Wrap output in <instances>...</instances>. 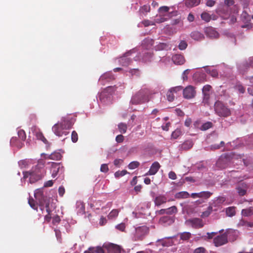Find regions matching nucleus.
<instances>
[{
  "mask_svg": "<svg viewBox=\"0 0 253 253\" xmlns=\"http://www.w3.org/2000/svg\"><path fill=\"white\" fill-rule=\"evenodd\" d=\"M229 164V159L226 156H220L215 164V169H222L227 168Z\"/></svg>",
  "mask_w": 253,
  "mask_h": 253,
  "instance_id": "1a4fd4ad",
  "label": "nucleus"
},
{
  "mask_svg": "<svg viewBox=\"0 0 253 253\" xmlns=\"http://www.w3.org/2000/svg\"><path fill=\"white\" fill-rule=\"evenodd\" d=\"M237 192L240 196H244L246 194L247 189V185L244 183H241L236 188Z\"/></svg>",
  "mask_w": 253,
  "mask_h": 253,
  "instance_id": "aec40b11",
  "label": "nucleus"
},
{
  "mask_svg": "<svg viewBox=\"0 0 253 253\" xmlns=\"http://www.w3.org/2000/svg\"><path fill=\"white\" fill-rule=\"evenodd\" d=\"M169 7L167 6L160 7L158 9L159 14L164 15V16L170 18V14L169 13Z\"/></svg>",
  "mask_w": 253,
  "mask_h": 253,
  "instance_id": "a211bd4d",
  "label": "nucleus"
},
{
  "mask_svg": "<svg viewBox=\"0 0 253 253\" xmlns=\"http://www.w3.org/2000/svg\"><path fill=\"white\" fill-rule=\"evenodd\" d=\"M191 37L195 41H201L204 39V36L198 31H194L191 33Z\"/></svg>",
  "mask_w": 253,
  "mask_h": 253,
  "instance_id": "4be33fe9",
  "label": "nucleus"
},
{
  "mask_svg": "<svg viewBox=\"0 0 253 253\" xmlns=\"http://www.w3.org/2000/svg\"><path fill=\"white\" fill-rule=\"evenodd\" d=\"M126 228L125 224L123 223H120L116 226V228L121 231H124Z\"/></svg>",
  "mask_w": 253,
  "mask_h": 253,
  "instance_id": "680f3d73",
  "label": "nucleus"
},
{
  "mask_svg": "<svg viewBox=\"0 0 253 253\" xmlns=\"http://www.w3.org/2000/svg\"><path fill=\"white\" fill-rule=\"evenodd\" d=\"M10 144L12 146H15L20 148L22 147L23 144L19 143L18 139L16 137H12L10 140Z\"/></svg>",
  "mask_w": 253,
  "mask_h": 253,
  "instance_id": "f704fd0d",
  "label": "nucleus"
},
{
  "mask_svg": "<svg viewBox=\"0 0 253 253\" xmlns=\"http://www.w3.org/2000/svg\"><path fill=\"white\" fill-rule=\"evenodd\" d=\"M139 166V163L137 161H133L130 162L128 166V168L129 169H133L137 168Z\"/></svg>",
  "mask_w": 253,
  "mask_h": 253,
  "instance_id": "49530a36",
  "label": "nucleus"
},
{
  "mask_svg": "<svg viewBox=\"0 0 253 253\" xmlns=\"http://www.w3.org/2000/svg\"><path fill=\"white\" fill-rule=\"evenodd\" d=\"M153 43L154 41L151 39L146 38L144 39L142 42L143 51H150V49L152 48Z\"/></svg>",
  "mask_w": 253,
  "mask_h": 253,
  "instance_id": "4468645a",
  "label": "nucleus"
},
{
  "mask_svg": "<svg viewBox=\"0 0 253 253\" xmlns=\"http://www.w3.org/2000/svg\"><path fill=\"white\" fill-rule=\"evenodd\" d=\"M191 237V233L188 232H185L180 234V238L183 240H186Z\"/></svg>",
  "mask_w": 253,
  "mask_h": 253,
  "instance_id": "8fccbe9b",
  "label": "nucleus"
},
{
  "mask_svg": "<svg viewBox=\"0 0 253 253\" xmlns=\"http://www.w3.org/2000/svg\"><path fill=\"white\" fill-rule=\"evenodd\" d=\"M60 221H61L60 218L57 215H56V216H55L53 217L52 223L54 224H55L56 223H59L60 222Z\"/></svg>",
  "mask_w": 253,
  "mask_h": 253,
  "instance_id": "338daca9",
  "label": "nucleus"
},
{
  "mask_svg": "<svg viewBox=\"0 0 253 253\" xmlns=\"http://www.w3.org/2000/svg\"><path fill=\"white\" fill-rule=\"evenodd\" d=\"M212 126V123L210 122H206L202 125L201 127V129L202 130H206L211 128Z\"/></svg>",
  "mask_w": 253,
  "mask_h": 253,
  "instance_id": "3c124183",
  "label": "nucleus"
},
{
  "mask_svg": "<svg viewBox=\"0 0 253 253\" xmlns=\"http://www.w3.org/2000/svg\"><path fill=\"white\" fill-rule=\"evenodd\" d=\"M201 17L203 20L206 22H209L211 19V15L206 12H203L201 15Z\"/></svg>",
  "mask_w": 253,
  "mask_h": 253,
  "instance_id": "4c0bfd02",
  "label": "nucleus"
},
{
  "mask_svg": "<svg viewBox=\"0 0 253 253\" xmlns=\"http://www.w3.org/2000/svg\"><path fill=\"white\" fill-rule=\"evenodd\" d=\"M189 196V194L186 191H181L175 194V198L177 199L187 198Z\"/></svg>",
  "mask_w": 253,
  "mask_h": 253,
  "instance_id": "72a5a7b5",
  "label": "nucleus"
},
{
  "mask_svg": "<svg viewBox=\"0 0 253 253\" xmlns=\"http://www.w3.org/2000/svg\"><path fill=\"white\" fill-rule=\"evenodd\" d=\"M169 19V17L164 16L160 14H157L156 16L154 21L155 24H160L167 21Z\"/></svg>",
  "mask_w": 253,
  "mask_h": 253,
  "instance_id": "393cba45",
  "label": "nucleus"
},
{
  "mask_svg": "<svg viewBox=\"0 0 253 253\" xmlns=\"http://www.w3.org/2000/svg\"><path fill=\"white\" fill-rule=\"evenodd\" d=\"M118 128L120 132L125 133L126 131L127 126L125 123H120L118 125Z\"/></svg>",
  "mask_w": 253,
  "mask_h": 253,
  "instance_id": "473e14b6",
  "label": "nucleus"
},
{
  "mask_svg": "<svg viewBox=\"0 0 253 253\" xmlns=\"http://www.w3.org/2000/svg\"><path fill=\"white\" fill-rule=\"evenodd\" d=\"M89 249L91 253H105L106 251L109 253L111 251V243L104 244L103 248L97 247L95 248H89Z\"/></svg>",
  "mask_w": 253,
  "mask_h": 253,
  "instance_id": "9d476101",
  "label": "nucleus"
},
{
  "mask_svg": "<svg viewBox=\"0 0 253 253\" xmlns=\"http://www.w3.org/2000/svg\"><path fill=\"white\" fill-rule=\"evenodd\" d=\"M167 202V198L163 195H159L157 196L154 200L155 204L157 206H159Z\"/></svg>",
  "mask_w": 253,
  "mask_h": 253,
  "instance_id": "412c9836",
  "label": "nucleus"
},
{
  "mask_svg": "<svg viewBox=\"0 0 253 253\" xmlns=\"http://www.w3.org/2000/svg\"><path fill=\"white\" fill-rule=\"evenodd\" d=\"M204 33L206 36L211 39L217 38L219 36L218 33L211 27H206L204 29Z\"/></svg>",
  "mask_w": 253,
  "mask_h": 253,
  "instance_id": "ddd939ff",
  "label": "nucleus"
},
{
  "mask_svg": "<svg viewBox=\"0 0 253 253\" xmlns=\"http://www.w3.org/2000/svg\"><path fill=\"white\" fill-rule=\"evenodd\" d=\"M214 110L216 114L220 117H226L231 114L230 109L220 101L214 104Z\"/></svg>",
  "mask_w": 253,
  "mask_h": 253,
  "instance_id": "39448f33",
  "label": "nucleus"
},
{
  "mask_svg": "<svg viewBox=\"0 0 253 253\" xmlns=\"http://www.w3.org/2000/svg\"><path fill=\"white\" fill-rule=\"evenodd\" d=\"M242 65L243 66H245L246 67H253V56L250 57L248 60Z\"/></svg>",
  "mask_w": 253,
  "mask_h": 253,
  "instance_id": "5fc2aeb1",
  "label": "nucleus"
},
{
  "mask_svg": "<svg viewBox=\"0 0 253 253\" xmlns=\"http://www.w3.org/2000/svg\"><path fill=\"white\" fill-rule=\"evenodd\" d=\"M185 3L186 6L191 7L199 4L200 0H186Z\"/></svg>",
  "mask_w": 253,
  "mask_h": 253,
  "instance_id": "bb28decb",
  "label": "nucleus"
},
{
  "mask_svg": "<svg viewBox=\"0 0 253 253\" xmlns=\"http://www.w3.org/2000/svg\"><path fill=\"white\" fill-rule=\"evenodd\" d=\"M226 213L228 216L232 217L235 214V208L233 207H229L226 209Z\"/></svg>",
  "mask_w": 253,
  "mask_h": 253,
  "instance_id": "58836bf2",
  "label": "nucleus"
},
{
  "mask_svg": "<svg viewBox=\"0 0 253 253\" xmlns=\"http://www.w3.org/2000/svg\"><path fill=\"white\" fill-rule=\"evenodd\" d=\"M142 55H135L134 60L135 61H141L144 63L151 62L153 59V53L151 51H142Z\"/></svg>",
  "mask_w": 253,
  "mask_h": 253,
  "instance_id": "6e6552de",
  "label": "nucleus"
},
{
  "mask_svg": "<svg viewBox=\"0 0 253 253\" xmlns=\"http://www.w3.org/2000/svg\"><path fill=\"white\" fill-rule=\"evenodd\" d=\"M207 73L210 74L213 77H216L218 76L217 71L212 67H206L205 68Z\"/></svg>",
  "mask_w": 253,
  "mask_h": 253,
  "instance_id": "a878e982",
  "label": "nucleus"
},
{
  "mask_svg": "<svg viewBox=\"0 0 253 253\" xmlns=\"http://www.w3.org/2000/svg\"><path fill=\"white\" fill-rule=\"evenodd\" d=\"M124 140V137L122 134L118 135L116 137V141L117 143H122Z\"/></svg>",
  "mask_w": 253,
  "mask_h": 253,
  "instance_id": "e2e57ef3",
  "label": "nucleus"
},
{
  "mask_svg": "<svg viewBox=\"0 0 253 253\" xmlns=\"http://www.w3.org/2000/svg\"><path fill=\"white\" fill-rule=\"evenodd\" d=\"M112 253H125V251L121 246L112 243Z\"/></svg>",
  "mask_w": 253,
  "mask_h": 253,
  "instance_id": "b1692460",
  "label": "nucleus"
},
{
  "mask_svg": "<svg viewBox=\"0 0 253 253\" xmlns=\"http://www.w3.org/2000/svg\"><path fill=\"white\" fill-rule=\"evenodd\" d=\"M172 60L175 64L182 65L184 63L185 60L184 57L180 54H175L172 57Z\"/></svg>",
  "mask_w": 253,
  "mask_h": 253,
  "instance_id": "f3484780",
  "label": "nucleus"
},
{
  "mask_svg": "<svg viewBox=\"0 0 253 253\" xmlns=\"http://www.w3.org/2000/svg\"><path fill=\"white\" fill-rule=\"evenodd\" d=\"M73 121L68 118H63L61 122L55 124L52 127L54 134L58 136L67 135L69 134L67 130L71 128L73 125Z\"/></svg>",
  "mask_w": 253,
  "mask_h": 253,
  "instance_id": "f03ea898",
  "label": "nucleus"
},
{
  "mask_svg": "<svg viewBox=\"0 0 253 253\" xmlns=\"http://www.w3.org/2000/svg\"><path fill=\"white\" fill-rule=\"evenodd\" d=\"M44 164L43 160H39L37 165L35 168H33L31 170L23 172V178L26 179L29 177L31 183H35L41 179L45 173Z\"/></svg>",
  "mask_w": 253,
  "mask_h": 253,
  "instance_id": "f257e3e1",
  "label": "nucleus"
},
{
  "mask_svg": "<svg viewBox=\"0 0 253 253\" xmlns=\"http://www.w3.org/2000/svg\"><path fill=\"white\" fill-rule=\"evenodd\" d=\"M187 44L185 41H182L180 42L178 47L180 50H184L186 48Z\"/></svg>",
  "mask_w": 253,
  "mask_h": 253,
  "instance_id": "13d9d810",
  "label": "nucleus"
},
{
  "mask_svg": "<svg viewBox=\"0 0 253 253\" xmlns=\"http://www.w3.org/2000/svg\"><path fill=\"white\" fill-rule=\"evenodd\" d=\"M50 171L52 178H54L58 174L60 175L63 173L64 169L61 163L52 162Z\"/></svg>",
  "mask_w": 253,
  "mask_h": 253,
  "instance_id": "0eeeda50",
  "label": "nucleus"
},
{
  "mask_svg": "<svg viewBox=\"0 0 253 253\" xmlns=\"http://www.w3.org/2000/svg\"><path fill=\"white\" fill-rule=\"evenodd\" d=\"M211 86L206 85L203 88V93L204 94V100L207 101L209 98V91L211 89Z\"/></svg>",
  "mask_w": 253,
  "mask_h": 253,
  "instance_id": "5701e85b",
  "label": "nucleus"
},
{
  "mask_svg": "<svg viewBox=\"0 0 253 253\" xmlns=\"http://www.w3.org/2000/svg\"><path fill=\"white\" fill-rule=\"evenodd\" d=\"M127 173V172L126 170H123L122 171H118L115 173L114 176L116 178H119L120 177L124 176Z\"/></svg>",
  "mask_w": 253,
  "mask_h": 253,
  "instance_id": "603ef678",
  "label": "nucleus"
},
{
  "mask_svg": "<svg viewBox=\"0 0 253 253\" xmlns=\"http://www.w3.org/2000/svg\"><path fill=\"white\" fill-rule=\"evenodd\" d=\"M238 225L239 226H250V227H252L253 226V225L252 224L244 220H241L239 222Z\"/></svg>",
  "mask_w": 253,
  "mask_h": 253,
  "instance_id": "864d4df0",
  "label": "nucleus"
},
{
  "mask_svg": "<svg viewBox=\"0 0 253 253\" xmlns=\"http://www.w3.org/2000/svg\"><path fill=\"white\" fill-rule=\"evenodd\" d=\"M148 231L149 229L145 226L136 228L135 233L132 237V239L134 241L142 240L148 233Z\"/></svg>",
  "mask_w": 253,
  "mask_h": 253,
  "instance_id": "423d86ee",
  "label": "nucleus"
},
{
  "mask_svg": "<svg viewBox=\"0 0 253 253\" xmlns=\"http://www.w3.org/2000/svg\"><path fill=\"white\" fill-rule=\"evenodd\" d=\"M18 135L19 138L22 141H25L26 138V135L25 131L23 129H20L18 131Z\"/></svg>",
  "mask_w": 253,
  "mask_h": 253,
  "instance_id": "37998d69",
  "label": "nucleus"
},
{
  "mask_svg": "<svg viewBox=\"0 0 253 253\" xmlns=\"http://www.w3.org/2000/svg\"><path fill=\"white\" fill-rule=\"evenodd\" d=\"M28 204L32 209L36 211L38 210V207L36 204V202L33 199V198H29L28 200Z\"/></svg>",
  "mask_w": 253,
  "mask_h": 253,
  "instance_id": "a19ab883",
  "label": "nucleus"
},
{
  "mask_svg": "<svg viewBox=\"0 0 253 253\" xmlns=\"http://www.w3.org/2000/svg\"><path fill=\"white\" fill-rule=\"evenodd\" d=\"M34 196L36 200L39 201V206L42 211L43 210V204L42 202L41 201L43 197V192L41 189H38L36 190Z\"/></svg>",
  "mask_w": 253,
  "mask_h": 253,
  "instance_id": "dca6fc26",
  "label": "nucleus"
},
{
  "mask_svg": "<svg viewBox=\"0 0 253 253\" xmlns=\"http://www.w3.org/2000/svg\"><path fill=\"white\" fill-rule=\"evenodd\" d=\"M77 212L79 214H84L85 213V206L83 203L80 202L77 204Z\"/></svg>",
  "mask_w": 253,
  "mask_h": 253,
  "instance_id": "c756f323",
  "label": "nucleus"
},
{
  "mask_svg": "<svg viewBox=\"0 0 253 253\" xmlns=\"http://www.w3.org/2000/svg\"><path fill=\"white\" fill-rule=\"evenodd\" d=\"M190 71V70H189V69H186L183 72V74L182 75V79L183 80V81L187 80V79H188L187 75L189 74Z\"/></svg>",
  "mask_w": 253,
  "mask_h": 253,
  "instance_id": "bf43d9fd",
  "label": "nucleus"
},
{
  "mask_svg": "<svg viewBox=\"0 0 253 253\" xmlns=\"http://www.w3.org/2000/svg\"><path fill=\"white\" fill-rule=\"evenodd\" d=\"M196 92L194 86L188 85L183 89V95L186 99H191L195 97Z\"/></svg>",
  "mask_w": 253,
  "mask_h": 253,
  "instance_id": "9b49d317",
  "label": "nucleus"
},
{
  "mask_svg": "<svg viewBox=\"0 0 253 253\" xmlns=\"http://www.w3.org/2000/svg\"><path fill=\"white\" fill-rule=\"evenodd\" d=\"M182 134L181 131L179 129H175L171 134V137L174 139L177 138Z\"/></svg>",
  "mask_w": 253,
  "mask_h": 253,
  "instance_id": "de8ad7c7",
  "label": "nucleus"
},
{
  "mask_svg": "<svg viewBox=\"0 0 253 253\" xmlns=\"http://www.w3.org/2000/svg\"><path fill=\"white\" fill-rule=\"evenodd\" d=\"M152 94V92L148 89H141L132 97L131 102L133 104L148 102L150 100Z\"/></svg>",
  "mask_w": 253,
  "mask_h": 253,
  "instance_id": "7ed1b4c3",
  "label": "nucleus"
},
{
  "mask_svg": "<svg viewBox=\"0 0 253 253\" xmlns=\"http://www.w3.org/2000/svg\"><path fill=\"white\" fill-rule=\"evenodd\" d=\"M61 157L62 156L59 152H54L49 155L48 158L53 160H59Z\"/></svg>",
  "mask_w": 253,
  "mask_h": 253,
  "instance_id": "7c9ffc66",
  "label": "nucleus"
},
{
  "mask_svg": "<svg viewBox=\"0 0 253 253\" xmlns=\"http://www.w3.org/2000/svg\"><path fill=\"white\" fill-rule=\"evenodd\" d=\"M193 146V143L191 141L188 140L184 142L180 146L181 150H188Z\"/></svg>",
  "mask_w": 253,
  "mask_h": 253,
  "instance_id": "c85d7f7f",
  "label": "nucleus"
},
{
  "mask_svg": "<svg viewBox=\"0 0 253 253\" xmlns=\"http://www.w3.org/2000/svg\"><path fill=\"white\" fill-rule=\"evenodd\" d=\"M142 24L145 26H148L150 25H155V22L154 20H145L143 21H142Z\"/></svg>",
  "mask_w": 253,
  "mask_h": 253,
  "instance_id": "6e6d98bb",
  "label": "nucleus"
},
{
  "mask_svg": "<svg viewBox=\"0 0 253 253\" xmlns=\"http://www.w3.org/2000/svg\"><path fill=\"white\" fill-rule=\"evenodd\" d=\"M137 52V48H133L126 52L123 56L115 61H117V60H118V62L123 66H127L131 63L132 58L134 59V57H135L134 54H135Z\"/></svg>",
  "mask_w": 253,
  "mask_h": 253,
  "instance_id": "20e7f679",
  "label": "nucleus"
},
{
  "mask_svg": "<svg viewBox=\"0 0 253 253\" xmlns=\"http://www.w3.org/2000/svg\"><path fill=\"white\" fill-rule=\"evenodd\" d=\"M169 177L172 180L176 179V175L173 171H170L169 173Z\"/></svg>",
  "mask_w": 253,
  "mask_h": 253,
  "instance_id": "774afa93",
  "label": "nucleus"
},
{
  "mask_svg": "<svg viewBox=\"0 0 253 253\" xmlns=\"http://www.w3.org/2000/svg\"><path fill=\"white\" fill-rule=\"evenodd\" d=\"M212 211V207L209 206L206 211L203 212V213L201 215V216L202 217H206L208 216L211 214Z\"/></svg>",
  "mask_w": 253,
  "mask_h": 253,
  "instance_id": "a18cd8bd",
  "label": "nucleus"
},
{
  "mask_svg": "<svg viewBox=\"0 0 253 253\" xmlns=\"http://www.w3.org/2000/svg\"><path fill=\"white\" fill-rule=\"evenodd\" d=\"M71 139L73 142L75 143L78 140V135L76 131L74 130L72 132Z\"/></svg>",
  "mask_w": 253,
  "mask_h": 253,
  "instance_id": "4d7b16f0",
  "label": "nucleus"
},
{
  "mask_svg": "<svg viewBox=\"0 0 253 253\" xmlns=\"http://www.w3.org/2000/svg\"><path fill=\"white\" fill-rule=\"evenodd\" d=\"M163 211H165L166 214L169 215L175 213L177 212V209L175 206H172L168 209H166V210Z\"/></svg>",
  "mask_w": 253,
  "mask_h": 253,
  "instance_id": "c9c22d12",
  "label": "nucleus"
},
{
  "mask_svg": "<svg viewBox=\"0 0 253 253\" xmlns=\"http://www.w3.org/2000/svg\"><path fill=\"white\" fill-rule=\"evenodd\" d=\"M211 195V193L207 191H203L199 193H193L191 194V197L193 198H208Z\"/></svg>",
  "mask_w": 253,
  "mask_h": 253,
  "instance_id": "6ab92c4d",
  "label": "nucleus"
},
{
  "mask_svg": "<svg viewBox=\"0 0 253 253\" xmlns=\"http://www.w3.org/2000/svg\"><path fill=\"white\" fill-rule=\"evenodd\" d=\"M150 10V7L149 5H144L140 8L139 11L141 13L144 15L149 12Z\"/></svg>",
  "mask_w": 253,
  "mask_h": 253,
  "instance_id": "ea45409f",
  "label": "nucleus"
},
{
  "mask_svg": "<svg viewBox=\"0 0 253 253\" xmlns=\"http://www.w3.org/2000/svg\"><path fill=\"white\" fill-rule=\"evenodd\" d=\"M240 159L239 161H240V164H241L243 162L245 165H247L245 160L242 157V156H241V155H239V156L234 155L232 158V163L237 164L238 163L235 162V160H236V159Z\"/></svg>",
  "mask_w": 253,
  "mask_h": 253,
  "instance_id": "e433bc0d",
  "label": "nucleus"
},
{
  "mask_svg": "<svg viewBox=\"0 0 253 253\" xmlns=\"http://www.w3.org/2000/svg\"><path fill=\"white\" fill-rule=\"evenodd\" d=\"M206 250L203 247H199L196 249L193 253H205Z\"/></svg>",
  "mask_w": 253,
  "mask_h": 253,
  "instance_id": "0e129e2a",
  "label": "nucleus"
},
{
  "mask_svg": "<svg viewBox=\"0 0 253 253\" xmlns=\"http://www.w3.org/2000/svg\"><path fill=\"white\" fill-rule=\"evenodd\" d=\"M155 48L156 50L167 49L168 48V45L165 43H160Z\"/></svg>",
  "mask_w": 253,
  "mask_h": 253,
  "instance_id": "c03bdc74",
  "label": "nucleus"
},
{
  "mask_svg": "<svg viewBox=\"0 0 253 253\" xmlns=\"http://www.w3.org/2000/svg\"><path fill=\"white\" fill-rule=\"evenodd\" d=\"M234 87L235 89L237 90L240 93H243L245 92V88L239 83H237Z\"/></svg>",
  "mask_w": 253,
  "mask_h": 253,
  "instance_id": "09e8293b",
  "label": "nucleus"
},
{
  "mask_svg": "<svg viewBox=\"0 0 253 253\" xmlns=\"http://www.w3.org/2000/svg\"><path fill=\"white\" fill-rule=\"evenodd\" d=\"M213 243L216 247L222 246L227 243V237L225 234L219 235L213 239Z\"/></svg>",
  "mask_w": 253,
  "mask_h": 253,
  "instance_id": "f8f14e48",
  "label": "nucleus"
},
{
  "mask_svg": "<svg viewBox=\"0 0 253 253\" xmlns=\"http://www.w3.org/2000/svg\"><path fill=\"white\" fill-rule=\"evenodd\" d=\"M109 170L108 165L107 164H102L101 166L100 170L103 172H106Z\"/></svg>",
  "mask_w": 253,
  "mask_h": 253,
  "instance_id": "69168bd1",
  "label": "nucleus"
},
{
  "mask_svg": "<svg viewBox=\"0 0 253 253\" xmlns=\"http://www.w3.org/2000/svg\"><path fill=\"white\" fill-rule=\"evenodd\" d=\"M242 214L245 216H249L253 214V207L243 209L242 211Z\"/></svg>",
  "mask_w": 253,
  "mask_h": 253,
  "instance_id": "2f4dec72",
  "label": "nucleus"
},
{
  "mask_svg": "<svg viewBox=\"0 0 253 253\" xmlns=\"http://www.w3.org/2000/svg\"><path fill=\"white\" fill-rule=\"evenodd\" d=\"M35 135L37 139L42 141L44 143L47 144L48 141L43 136L42 133L40 130L35 131Z\"/></svg>",
  "mask_w": 253,
  "mask_h": 253,
  "instance_id": "cd10ccee",
  "label": "nucleus"
},
{
  "mask_svg": "<svg viewBox=\"0 0 253 253\" xmlns=\"http://www.w3.org/2000/svg\"><path fill=\"white\" fill-rule=\"evenodd\" d=\"M160 168V164L157 162H155L153 163L151 166L150 167V168L149 169V170L146 173L145 175H153L155 174L159 169Z\"/></svg>",
  "mask_w": 253,
  "mask_h": 253,
  "instance_id": "2eb2a0df",
  "label": "nucleus"
},
{
  "mask_svg": "<svg viewBox=\"0 0 253 253\" xmlns=\"http://www.w3.org/2000/svg\"><path fill=\"white\" fill-rule=\"evenodd\" d=\"M174 93L170 89L168 90L167 93V97L169 101H172L174 99Z\"/></svg>",
  "mask_w": 253,
  "mask_h": 253,
  "instance_id": "79ce46f5",
  "label": "nucleus"
},
{
  "mask_svg": "<svg viewBox=\"0 0 253 253\" xmlns=\"http://www.w3.org/2000/svg\"><path fill=\"white\" fill-rule=\"evenodd\" d=\"M183 89L181 86H177L170 88V90H172L175 94H176L178 91H181Z\"/></svg>",
  "mask_w": 253,
  "mask_h": 253,
  "instance_id": "052dcab7",
  "label": "nucleus"
}]
</instances>
